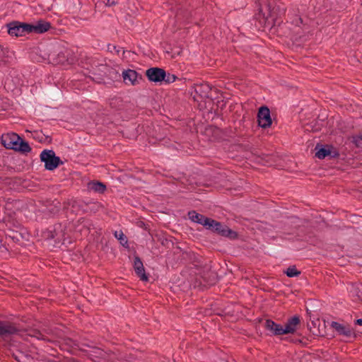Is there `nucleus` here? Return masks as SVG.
Instances as JSON below:
<instances>
[{
    "label": "nucleus",
    "mask_w": 362,
    "mask_h": 362,
    "mask_svg": "<svg viewBox=\"0 0 362 362\" xmlns=\"http://www.w3.org/2000/svg\"><path fill=\"white\" fill-rule=\"evenodd\" d=\"M217 234L228 238L230 240H235L238 238V233L230 228H229L226 224L221 222L217 221L214 219L210 221L209 225L207 228Z\"/></svg>",
    "instance_id": "2"
},
{
    "label": "nucleus",
    "mask_w": 362,
    "mask_h": 362,
    "mask_svg": "<svg viewBox=\"0 0 362 362\" xmlns=\"http://www.w3.org/2000/svg\"><path fill=\"white\" fill-rule=\"evenodd\" d=\"M286 274L288 277H295L299 276L300 272L297 270L295 266H293L287 269Z\"/></svg>",
    "instance_id": "24"
},
{
    "label": "nucleus",
    "mask_w": 362,
    "mask_h": 362,
    "mask_svg": "<svg viewBox=\"0 0 362 362\" xmlns=\"http://www.w3.org/2000/svg\"><path fill=\"white\" fill-rule=\"evenodd\" d=\"M6 235L14 243H20L23 239V236L21 233L12 229L8 230Z\"/></svg>",
    "instance_id": "22"
},
{
    "label": "nucleus",
    "mask_w": 362,
    "mask_h": 362,
    "mask_svg": "<svg viewBox=\"0 0 362 362\" xmlns=\"http://www.w3.org/2000/svg\"><path fill=\"white\" fill-rule=\"evenodd\" d=\"M315 156L319 159H324L327 156L336 158L339 156V151L332 145H322L317 144L315 148Z\"/></svg>",
    "instance_id": "4"
},
{
    "label": "nucleus",
    "mask_w": 362,
    "mask_h": 362,
    "mask_svg": "<svg viewBox=\"0 0 362 362\" xmlns=\"http://www.w3.org/2000/svg\"><path fill=\"white\" fill-rule=\"evenodd\" d=\"M303 24V20L300 17H296L293 20V28L292 33V40H300L302 37H304L305 30H307L305 28V25L302 27L300 25Z\"/></svg>",
    "instance_id": "13"
},
{
    "label": "nucleus",
    "mask_w": 362,
    "mask_h": 362,
    "mask_svg": "<svg viewBox=\"0 0 362 362\" xmlns=\"http://www.w3.org/2000/svg\"><path fill=\"white\" fill-rule=\"evenodd\" d=\"M137 226H139V228H144L146 230H149L148 226L147 224H146L144 221H138Z\"/></svg>",
    "instance_id": "30"
},
{
    "label": "nucleus",
    "mask_w": 362,
    "mask_h": 362,
    "mask_svg": "<svg viewBox=\"0 0 362 362\" xmlns=\"http://www.w3.org/2000/svg\"><path fill=\"white\" fill-rule=\"evenodd\" d=\"M21 137L16 133H8L1 136V144L7 149L16 151Z\"/></svg>",
    "instance_id": "11"
},
{
    "label": "nucleus",
    "mask_w": 362,
    "mask_h": 362,
    "mask_svg": "<svg viewBox=\"0 0 362 362\" xmlns=\"http://www.w3.org/2000/svg\"><path fill=\"white\" fill-rule=\"evenodd\" d=\"M284 9H281L275 0H259L258 13L255 18L264 28L273 29L278 35L284 36L292 40L293 21L283 23L281 15Z\"/></svg>",
    "instance_id": "1"
},
{
    "label": "nucleus",
    "mask_w": 362,
    "mask_h": 362,
    "mask_svg": "<svg viewBox=\"0 0 362 362\" xmlns=\"http://www.w3.org/2000/svg\"><path fill=\"white\" fill-rule=\"evenodd\" d=\"M64 60H59V62L63 63Z\"/></svg>",
    "instance_id": "37"
},
{
    "label": "nucleus",
    "mask_w": 362,
    "mask_h": 362,
    "mask_svg": "<svg viewBox=\"0 0 362 362\" xmlns=\"http://www.w3.org/2000/svg\"><path fill=\"white\" fill-rule=\"evenodd\" d=\"M353 143L358 148H362V134L353 136Z\"/></svg>",
    "instance_id": "27"
},
{
    "label": "nucleus",
    "mask_w": 362,
    "mask_h": 362,
    "mask_svg": "<svg viewBox=\"0 0 362 362\" xmlns=\"http://www.w3.org/2000/svg\"><path fill=\"white\" fill-rule=\"evenodd\" d=\"M32 151L31 147L30 146L28 142L25 141L21 138V140L19 141L18 146L16 149V151L21 152L23 153H30Z\"/></svg>",
    "instance_id": "23"
},
{
    "label": "nucleus",
    "mask_w": 362,
    "mask_h": 362,
    "mask_svg": "<svg viewBox=\"0 0 362 362\" xmlns=\"http://www.w3.org/2000/svg\"><path fill=\"white\" fill-rule=\"evenodd\" d=\"M145 74L149 81L154 83L163 82L166 77V71L159 67L149 68L146 71Z\"/></svg>",
    "instance_id": "8"
},
{
    "label": "nucleus",
    "mask_w": 362,
    "mask_h": 362,
    "mask_svg": "<svg viewBox=\"0 0 362 362\" xmlns=\"http://www.w3.org/2000/svg\"><path fill=\"white\" fill-rule=\"evenodd\" d=\"M107 49H108V51H110V52H117V54H119V53L120 52L119 49H117V47L115 45H108Z\"/></svg>",
    "instance_id": "29"
},
{
    "label": "nucleus",
    "mask_w": 362,
    "mask_h": 362,
    "mask_svg": "<svg viewBox=\"0 0 362 362\" xmlns=\"http://www.w3.org/2000/svg\"><path fill=\"white\" fill-rule=\"evenodd\" d=\"M115 235L118 238L121 245L124 247H128V240L127 238L124 235V233L121 231L119 236H117V232H115Z\"/></svg>",
    "instance_id": "25"
},
{
    "label": "nucleus",
    "mask_w": 362,
    "mask_h": 362,
    "mask_svg": "<svg viewBox=\"0 0 362 362\" xmlns=\"http://www.w3.org/2000/svg\"><path fill=\"white\" fill-rule=\"evenodd\" d=\"M189 218L197 223L201 224L207 228L209 225L211 218H208L201 214L197 213L195 211H190L188 212Z\"/></svg>",
    "instance_id": "15"
},
{
    "label": "nucleus",
    "mask_w": 362,
    "mask_h": 362,
    "mask_svg": "<svg viewBox=\"0 0 362 362\" xmlns=\"http://www.w3.org/2000/svg\"><path fill=\"white\" fill-rule=\"evenodd\" d=\"M107 4L110 6L114 5L115 2L114 1H110V0H108Z\"/></svg>",
    "instance_id": "34"
},
{
    "label": "nucleus",
    "mask_w": 362,
    "mask_h": 362,
    "mask_svg": "<svg viewBox=\"0 0 362 362\" xmlns=\"http://www.w3.org/2000/svg\"><path fill=\"white\" fill-rule=\"evenodd\" d=\"M66 344L71 346H78V348L79 349V347H81V346H78L75 341H74L71 339L70 338H68L66 339Z\"/></svg>",
    "instance_id": "31"
},
{
    "label": "nucleus",
    "mask_w": 362,
    "mask_h": 362,
    "mask_svg": "<svg viewBox=\"0 0 362 362\" xmlns=\"http://www.w3.org/2000/svg\"><path fill=\"white\" fill-rule=\"evenodd\" d=\"M79 350L86 352L87 356L93 360H95V358H103L105 356V352L101 349L86 343L81 344V347H79Z\"/></svg>",
    "instance_id": "10"
},
{
    "label": "nucleus",
    "mask_w": 362,
    "mask_h": 362,
    "mask_svg": "<svg viewBox=\"0 0 362 362\" xmlns=\"http://www.w3.org/2000/svg\"><path fill=\"white\" fill-rule=\"evenodd\" d=\"M102 66H103L104 69H107V66L106 65H105V66H103V65Z\"/></svg>",
    "instance_id": "36"
},
{
    "label": "nucleus",
    "mask_w": 362,
    "mask_h": 362,
    "mask_svg": "<svg viewBox=\"0 0 362 362\" xmlns=\"http://www.w3.org/2000/svg\"><path fill=\"white\" fill-rule=\"evenodd\" d=\"M356 325H362V319H358L356 320Z\"/></svg>",
    "instance_id": "32"
},
{
    "label": "nucleus",
    "mask_w": 362,
    "mask_h": 362,
    "mask_svg": "<svg viewBox=\"0 0 362 362\" xmlns=\"http://www.w3.org/2000/svg\"><path fill=\"white\" fill-rule=\"evenodd\" d=\"M134 269L136 275L140 278L141 280L144 281H147L148 280V277L145 273L143 262L141 258L138 256L134 257Z\"/></svg>",
    "instance_id": "18"
},
{
    "label": "nucleus",
    "mask_w": 362,
    "mask_h": 362,
    "mask_svg": "<svg viewBox=\"0 0 362 362\" xmlns=\"http://www.w3.org/2000/svg\"><path fill=\"white\" fill-rule=\"evenodd\" d=\"M251 153L254 156H257V151L254 150V151H251ZM258 157L261 158V160L265 161L266 163H270L272 160V156L269 154H262L261 156L258 155Z\"/></svg>",
    "instance_id": "26"
},
{
    "label": "nucleus",
    "mask_w": 362,
    "mask_h": 362,
    "mask_svg": "<svg viewBox=\"0 0 362 362\" xmlns=\"http://www.w3.org/2000/svg\"><path fill=\"white\" fill-rule=\"evenodd\" d=\"M109 69L110 71V74H117V72L115 69Z\"/></svg>",
    "instance_id": "33"
},
{
    "label": "nucleus",
    "mask_w": 362,
    "mask_h": 362,
    "mask_svg": "<svg viewBox=\"0 0 362 362\" xmlns=\"http://www.w3.org/2000/svg\"><path fill=\"white\" fill-rule=\"evenodd\" d=\"M122 77L126 84L129 82L132 86H136L139 84L141 81H143L142 76L132 69L124 70L122 72Z\"/></svg>",
    "instance_id": "12"
},
{
    "label": "nucleus",
    "mask_w": 362,
    "mask_h": 362,
    "mask_svg": "<svg viewBox=\"0 0 362 362\" xmlns=\"http://www.w3.org/2000/svg\"><path fill=\"white\" fill-rule=\"evenodd\" d=\"M194 100L199 101L204 99H213L212 88L208 83L197 84L194 86Z\"/></svg>",
    "instance_id": "5"
},
{
    "label": "nucleus",
    "mask_w": 362,
    "mask_h": 362,
    "mask_svg": "<svg viewBox=\"0 0 362 362\" xmlns=\"http://www.w3.org/2000/svg\"><path fill=\"white\" fill-rule=\"evenodd\" d=\"M49 237L50 238L53 239L55 238V234L53 232H51V235Z\"/></svg>",
    "instance_id": "35"
},
{
    "label": "nucleus",
    "mask_w": 362,
    "mask_h": 362,
    "mask_svg": "<svg viewBox=\"0 0 362 362\" xmlns=\"http://www.w3.org/2000/svg\"><path fill=\"white\" fill-rule=\"evenodd\" d=\"M264 326L267 330L270 331L273 335L277 336L285 334L284 327L270 319L266 320Z\"/></svg>",
    "instance_id": "16"
},
{
    "label": "nucleus",
    "mask_w": 362,
    "mask_h": 362,
    "mask_svg": "<svg viewBox=\"0 0 362 362\" xmlns=\"http://www.w3.org/2000/svg\"><path fill=\"white\" fill-rule=\"evenodd\" d=\"M51 28V23L43 21L40 20L36 22L35 24H30L28 23V33H34L37 34H42L47 30Z\"/></svg>",
    "instance_id": "14"
},
{
    "label": "nucleus",
    "mask_w": 362,
    "mask_h": 362,
    "mask_svg": "<svg viewBox=\"0 0 362 362\" xmlns=\"http://www.w3.org/2000/svg\"><path fill=\"white\" fill-rule=\"evenodd\" d=\"M8 33L11 36H23L28 33V23L13 21L6 25Z\"/></svg>",
    "instance_id": "6"
},
{
    "label": "nucleus",
    "mask_w": 362,
    "mask_h": 362,
    "mask_svg": "<svg viewBox=\"0 0 362 362\" xmlns=\"http://www.w3.org/2000/svg\"><path fill=\"white\" fill-rule=\"evenodd\" d=\"M19 329L15 324L8 322L0 320V337L6 340L11 338L13 335L17 334L19 332Z\"/></svg>",
    "instance_id": "7"
},
{
    "label": "nucleus",
    "mask_w": 362,
    "mask_h": 362,
    "mask_svg": "<svg viewBox=\"0 0 362 362\" xmlns=\"http://www.w3.org/2000/svg\"><path fill=\"white\" fill-rule=\"evenodd\" d=\"M177 79V77L171 74H166V77L165 78V80H163L164 82L166 83H171L175 81Z\"/></svg>",
    "instance_id": "28"
},
{
    "label": "nucleus",
    "mask_w": 362,
    "mask_h": 362,
    "mask_svg": "<svg viewBox=\"0 0 362 362\" xmlns=\"http://www.w3.org/2000/svg\"><path fill=\"white\" fill-rule=\"evenodd\" d=\"M88 187L90 190L100 194H103L106 190L105 185L99 181L88 182Z\"/></svg>",
    "instance_id": "21"
},
{
    "label": "nucleus",
    "mask_w": 362,
    "mask_h": 362,
    "mask_svg": "<svg viewBox=\"0 0 362 362\" xmlns=\"http://www.w3.org/2000/svg\"><path fill=\"white\" fill-rule=\"evenodd\" d=\"M300 317L298 315H294L288 319L285 327H284L285 334H293L297 329V326L300 324Z\"/></svg>",
    "instance_id": "19"
},
{
    "label": "nucleus",
    "mask_w": 362,
    "mask_h": 362,
    "mask_svg": "<svg viewBox=\"0 0 362 362\" xmlns=\"http://www.w3.org/2000/svg\"><path fill=\"white\" fill-rule=\"evenodd\" d=\"M52 334V330L50 329H44L43 330H39L34 329L30 330L29 335L32 337H35L37 339L43 340L45 341H52L53 340L48 337V335Z\"/></svg>",
    "instance_id": "17"
},
{
    "label": "nucleus",
    "mask_w": 362,
    "mask_h": 362,
    "mask_svg": "<svg viewBox=\"0 0 362 362\" xmlns=\"http://www.w3.org/2000/svg\"><path fill=\"white\" fill-rule=\"evenodd\" d=\"M258 124L263 129L269 127L272 124L270 110L267 106L259 107L257 113Z\"/></svg>",
    "instance_id": "9"
},
{
    "label": "nucleus",
    "mask_w": 362,
    "mask_h": 362,
    "mask_svg": "<svg viewBox=\"0 0 362 362\" xmlns=\"http://www.w3.org/2000/svg\"><path fill=\"white\" fill-rule=\"evenodd\" d=\"M40 160L45 163V168L47 170H54L64 163L53 150L47 149L42 151L40 153Z\"/></svg>",
    "instance_id": "3"
},
{
    "label": "nucleus",
    "mask_w": 362,
    "mask_h": 362,
    "mask_svg": "<svg viewBox=\"0 0 362 362\" xmlns=\"http://www.w3.org/2000/svg\"><path fill=\"white\" fill-rule=\"evenodd\" d=\"M332 327L339 334L346 337H351L352 335V329L349 326H344L337 322H332Z\"/></svg>",
    "instance_id": "20"
}]
</instances>
